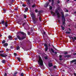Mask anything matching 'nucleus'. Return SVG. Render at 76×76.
Listing matches in <instances>:
<instances>
[{"label": "nucleus", "instance_id": "f257e3e1", "mask_svg": "<svg viewBox=\"0 0 76 76\" xmlns=\"http://www.w3.org/2000/svg\"><path fill=\"white\" fill-rule=\"evenodd\" d=\"M62 12H61L62 16H61V18H62V25H64L65 26V25H66V23L65 22L66 21V19L65 18V17H64V14Z\"/></svg>", "mask_w": 76, "mask_h": 76}, {"label": "nucleus", "instance_id": "f03ea898", "mask_svg": "<svg viewBox=\"0 0 76 76\" xmlns=\"http://www.w3.org/2000/svg\"><path fill=\"white\" fill-rule=\"evenodd\" d=\"M31 16L32 18V19H33V22L34 24H35V23H36V22L38 21V19H37V18H35V15H34V14H32Z\"/></svg>", "mask_w": 76, "mask_h": 76}, {"label": "nucleus", "instance_id": "7ed1b4c3", "mask_svg": "<svg viewBox=\"0 0 76 76\" xmlns=\"http://www.w3.org/2000/svg\"><path fill=\"white\" fill-rule=\"evenodd\" d=\"M39 61H38L39 64L40 66H43V61L41 59V58L40 56H39Z\"/></svg>", "mask_w": 76, "mask_h": 76}, {"label": "nucleus", "instance_id": "20e7f679", "mask_svg": "<svg viewBox=\"0 0 76 76\" xmlns=\"http://www.w3.org/2000/svg\"><path fill=\"white\" fill-rule=\"evenodd\" d=\"M20 33L21 34H22L23 35H24V36H23L21 38V39L20 41H22V40H23L24 39L26 38V33L22 32L20 31Z\"/></svg>", "mask_w": 76, "mask_h": 76}, {"label": "nucleus", "instance_id": "39448f33", "mask_svg": "<svg viewBox=\"0 0 76 76\" xmlns=\"http://www.w3.org/2000/svg\"><path fill=\"white\" fill-rule=\"evenodd\" d=\"M4 52L3 50H0V56L2 57H6L7 56V55H6L5 53H2Z\"/></svg>", "mask_w": 76, "mask_h": 76}, {"label": "nucleus", "instance_id": "423d86ee", "mask_svg": "<svg viewBox=\"0 0 76 76\" xmlns=\"http://www.w3.org/2000/svg\"><path fill=\"white\" fill-rule=\"evenodd\" d=\"M55 13H56L57 14V18H60V13H59L58 10H55Z\"/></svg>", "mask_w": 76, "mask_h": 76}, {"label": "nucleus", "instance_id": "0eeeda50", "mask_svg": "<svg viewBox=\"0 0 76 76\" xmlns=\"http://www.w3.org/2000/svg\"><path fill=\"white\" fill-rule=\"evenodd\" d=\"M49 2H46L44 5V7H47L48 6V5H49Z\"/></svg>", "mask_w": 76, "mask_h": 76}, {"label": "nucleus", "instance_id": "6e6552de", "mask_svg": "<svg viewBox=\"0 0 76 76\" xmlns=\"http://www.w3.org/2000/svg\"><path fill=\"white\" fill-rule=\"evenodd\" d=\"M8 23V21H6V22H5L4 23V25H5V27H7V26H8V25H7Z\"/></svg>", "mask_w": 76, "mask_h": 76}, {"label": "nucleus", "instance_id": "1a4fd4ad", "mask_svg": "<svg viewBox=\"0 0 76 76\" xmlns=\"http://www.w3.org/2000/svg\"><path fill=\"white\" fill-rule=\"evenodd\" d=\"M8 37L10 40H12V36L9 35Z\"/></svg>", "mask_w": 76, "mask_h": 76}, {"label": "nucleus", "instance_id": "9d476101", "mask_svg": "<svg viewBox=\"0 0 76 76\" xmlns=\"http://www.w3.org/2000/svg\"><path fill=\"white\" fill-rule=\"evenodd\" d=\"M71 38H72V39L73 42H75V40H76V37H75L74 38H73V37H72Z\"/></svg>", "mask_w": 76, "mask_h": 76}, {"label": "nucleus", "instance_id": "9b49d317", "mask_svg": "<svg viewBox=\"0 0 76 76\" xmlns=\"http://www.w3.org/2000/svg\"><path fill=\"white\" fill-rule=\"evenodd\" d=\"M27 1H28L27 2V4L28 5H30L31 4V2H30V0H27Z\"/></svg>", "mask_w": 76, "mask_h": 76}, {"label": "nucleus", "instance_id": "f8f14e48", "mask_svg": "<svg viewBox=\"0 0 76 76\" xmlns=\"http://www.w3.org/2000/svg\"><path fill=\"white\" fill-rule=\"evenodd\" d=\"M76 59H74L72 60V61H70V63H74V62H76Z\"/></svg>", "mask_w": 76, "mask_h": 76}, {"label": "nucleus", "instance_id": "ddd939ff", "mask_svg": "<svg viewBox=\"0 0 76 76\" xmlns=\"http://www.w3.org/2000/svg\"><path fill=\"white\" fill-rule=\"evenodd\" d=\"M51 4L53 6L54 5V0H52Z\"/></svg>", "mask_w": 76, "mask_h": 76}, {"label": "nucleus", "instance_id": "4468645a", "mask_svg": "<svg viewBox=\"0 0 76 76\" xmlns=\"http://www.w3.org/2000/svg\"><path fill=\"white\" fill-rule=\"evenodd\" d=\"M8 46V44L7 43H5L4 44V47H7V46Z\"/></svg>", "mask_w": 76, "mask_h": 76}, {"label": "nucleus", "instance_id": "2eb2a0df", "mask_svg": "<svg viewBox=\"0 0 76 76\" xmlns=\"http://www.w3.org/2000/svg\"><path fill=\"white\" fill-rule=\"evenodd\" d=\"M17 37L18 38V39H19V40H20V41L21 38L20 37V36H19V35H17Z\"/></svg>", "mask_w": 76, "mask_h": 76}, {"label": "nucleus", "instance_id": "dca6fc26", "mask_svg": "<svg viewBox=\"0 0 76 76\" xmlns=\"http://www.w3.org/2000/svg\"><path fill=\"white\" fill-rule=\"evenodd\" d=\"M2 63H6V60L3 59L2 61Z\"/></svg>", "mask_w": 76, "mask_h": 76}, {"label": "nucleus", "instance_id": "f3484780", "mask_svg": "<svg viewBox=\"0 0 76 76\" xmlns=\"http://www.w3.org/2000/svg\"><path fill=\"white\" fill-rule=\"evenodd\" d=\"M48 47H46L45 48V51H48Z\"/></svg>", "mask_w": 76, "mask_h": 76}, {"label": "nucleus", "instance_id": "a211bd4d", "mask_svg": "<svg viewBox=\"0 0 76 76\" xmlns=\"http://www.w3.org/2000/svg\"><path fill=\"white\" fill-rule=\"evenodd\" d=\"M53 64H52V63H49V67H52V66H53Z\"/></svg>", "mask_w": 76, "mask_h": 76}, {"label": "nucleus", "instance_id": "6ab92c4d", "mask_svg": "<svg viewBox=\"0 0 76 76\" xmlns=\"http://www.w3.org/2000/svg\"><path fill=\"white\" fill-rule=\"evenodd\" d=\"M1 23L3 25V24H4V20H2L1 21Z\"/></svg>", "mask_w": 76, "mask_h": 76}, {"label": "nucleus", "instance_id": "aec40b11", "mask_svg": "<svg viewBox=\"0 0 76 76\" xmlns=\"http://www.w3.org/2000/svg\"><path fill=\"white\" fill-rule=\"evenodd\" d=\"M28 8H27L25 9V10L24 11V12H26L28 11Z\"/></svg>", "mask_w": 76, "mask_h": 76}, {"label": "nucleus", "instance_id": "412c9836", "mask_svg": "<svg viewBox=\"0 0 76 76\" xmlns=\"http://www.w3.org/2000/svg\"><path fill=\"white\" fill-rule=\"evenodd\" d=\"M51 13H52V14H53V16H56V13L53 12H51Z\"/></svg>", "mask_w": 76, "mask_h": 76}, {"label": "nucleus", "instance_id": "4be33fe9", "mask_svg": "<svg viewBox=\"0 0 76 76\" xmlns=\"http://www.w3.org/2000/svg\"><path fill=\"white\" fill-rule=\"evenodd\" d=\"M42 11H39V13H38V14L39 15H41V13H42Z\"/></svg>", "mask_w": 76, "mask_h": 76}, {"label": "nucleus", "instance_id": "5701e85b", "mask_svg": "<svg viewBox=\"0 0 76 76\" xmlns=\"http://www.w3.org/2000/svg\"><path fill=\"white\" fill-rule=\"evenodd\" d=\"M41 19H42V18L41 17V16H40L39 18V20L40 22H41V21H42V20H41Z\"/></svg>", "mask_w": 76, "mask_h": 76}, {"label": "nucleus", "instance_id": "b1692460", "mask_svg": "<svg viewBox=\"0 0 76 76\" xmlns=\"http://www.w3.org/2000/svg\"><path fill=\"white\" fill-rule=\"evenodd\" d=\"M17 48V50H20V47L19 46H18L17 48Z\"/></svg>", "mask_w": 76, "mask_h": 76}, {"label": "nucleus", "instance_id": "393cba45", "mask_svg": "<svg viewBox=\"0 0 76 76\" xmlns=\"http://www.w3.org/2000/svg\"><path fill=\"white\" fill-rule=\"evenodd\" d=\"M20 22H21V23L23 22V21H22V20H18V23Z\"/></svg>", "mask_w": 76, "mask_h": 76}, {"label": "nucleus", "instance_id": "a878e982", "mask_svg": "<svg viewBox=\"0 0 76 76\" xmlns=\"http://www.w3.org/2000/svg\"><path fill=\"white\" fill-rule=\"evenodd\" d=\"M61 27L62 28V30L63 31H64V29H65L64 27H63V26L62 25L61 26Z\"/></svg>", "mask_w": 76, "mask_h": 76}, {"label": "nucleus", "instance_id": "bb28decb", "mask_svg": "<svg viewBox=\"0 0 76 76\" xmlns=\"http://www.w3.org/2000/svg\"><path fill=\"white\" fill-rule=\"evenodd\" d=\"M17 58L19 61L20 62V58L18 57Z\"/></svg>", "mask_w": 76, "mask_h": 76}, {"label": "nucleus", "instance_id": "cd10ccee", "mask_svg": "<svg viewBox=\"0 0 76 76\" xmlns=\"http://www.w3.org/2000/svg\"><path fill=\"white\" fill-rule=\"evenodd\" d=\"M6 42V41L4 40H3V41L2 42V44H4Z\"/></svg>", "mask_w": 76, "mask_h": 76}, {"label": "nucleus", "instance_id": "c85d7f7f", "mask_svg": "<svg viewBox=\"0 0 76 76\" xmlns=\"http://www.w3.org/2000/svg\"><path fill=\"white\" fill-rule=\"evenodd\" d=\"M27 33H28V35H31V32L29 31H28Z\"/></svg>", "mask_w": 76, "mask_h": 76}, {"label": "nucleus", "instance_id": "c756f323", "mask_svg": "<svg viewBox=\"0 0 76 76\" xmlns=\"http://www.w3.org/2000/svg\"><path fill=\"white\" fill-rule=\"evenodd\" d=\"M24 43L23 42H22L20 43V45H22V46H23Z\"/></svg>", "mask_w": 76, "mask_h": 76}, {"label": "nucleus", "instance_id": "7c9ffc66", "mask_svg": "<svg viewBox=\"0 0 76 76\" xmlns=\"http://www.w3.org/2000/svg\"><path fill=\"white\" fill-rule=\"evenodd\" d=\"M44 46H45V47H48V46L47 45V44L46 43L45 44Z\"/></svg>", "mask_w": 76, "mask_h": 76}, {"label": "nucleus", "instance_id": "2f4dec72", "mask_svg": "<svg viewBox=\"0 0 76 76\" xmlns=\"http://www.w3.org/2000/svg\"><path fill=\"white\" fill-rule=\"evenodd\" d=\"M50 10H51L53 9V7L52 6H50L49 7Z\"/></svg>", "mask_w": 76, "mask_h": 76}, {"label": "nucleus", "instance_id": "473e14b6", "mask_svg": "<svg viewBox=\"0 0 76 76\" xmlns=\"http://www.w3.org/2000/svg\"><path fill=\"white\" fill-rule=\"evenodd\" d=\"M51 51L52 52V53H54V51L53 49L51 48Z\"/></svg>", "mask_w": 76, "mask_h": 76}, {"label": "nucleus", "instance_id": "72a5a7b5", "mask_svg": "<svg viewBox=\"0 0 76 76\" xmlns=\"http://www.w3.org/2000/svg\"><path fill=\"white\" fill-rule=\"evenodd\" d=\"M14 10L16 12H17V11H18V8H15V9H14Z\"/></svg>", "mask_w": 76, "mask_h": 76}, {"label": "nucleus", "instance_id": "f704fd0d", "mask_svg": "<svg viewBox=\"0 0 76 76\" xmlns=\"http://www.w3.org/2000/svg\"><path fill=\"white\" fill-rule=\"evenodd\" d=\"M66 34H70V32H69L66 31Z\"/></svg>", "mask_w": 76, "mask_h": 76}, {"label": "nucleus", "instance_id": "c9c22d12", "mask_svg": "<svg viewBox=\"0 0 76 76\" xmlns=\"http://www.w3.org/2000/svg\"><path fill=\"white\" fill-rule=\"evenodd\" d=\"M67 58L70 57H71V55H67Z\"/></svg>", "mask_w": 76, "mask_h": 76}, {"label": "nucleus", "instance_id": "e433bc0d", "mask_svg": "<svg viewBox=\"0 0 76 76\" xmlns=\"http://www.w3.org/2000/svg\"><path fill=\"white\" fill-rule=\"evenodd\" d=\"M39 11H38V10L37 9L35 10V12H36V13H37V12H39Z\"/></svg>", "mask_w": 76, "mask_h": 76}, {"label": "nucleus", "instance_id": "4c0bfd02", "mask_svg": "<svg viewBox=\"0 0 76 76\" xmlns=\"http://www.w3.org/2000/svg\"><path fill=\"white\" fill-rule=\"evenodd\" d=\"M44 58L45 60L48 59V57H47V56H45Z\"/></svg>", "mask_w": 76, "mask_h": 76}, {"label": "nucleus", "instance_id": "58836bf2", "mask_svg": "<svg viewBox=\"0 0 76 76\" xmlns=\"http://www.w3.org/2000/svg\"><path fill=\"white\" fill-rule=\"evenodd\" d=\"M21 76H24V75L23 73H22L21 74Z\"/></svg>", "mask_w": 76, "mask_h": 76}, {"label": "nucleus", "instance_id": "ea45409f", "mask_svg": "<svg viewBox=\"0 0 76 76\" xmlns=\"http://www.w3.org/2000/svg\"><path fill=\"white\" fill-rule=\"evenodd\" d=\"M22 6L23 7H26V5L24 4H23Z\"/></svg>", "mask_w": 76, "mask_h": 76}, {"label": "nucleus", "instance_id": "a19ab883", "mask_svg": "<svg viewBox=\"0 0 76 76\" xmlns=\"http://www.w3.org/2000/svg\"><path fill=\"white\" fill-rule=\"evenodd\" d=\"M25 24H26V23H23L22 24L23 26H24L25 25Z\"/></svg>", "mask_w": 76, "mask_h": 76}, {"label": "nucleus", "instance_id": "79ce46f5", "mask_svg": "<svg viewBox=\"0 0 76 76\" xmlns=\"http://www.w3.org/2000/svg\"><path fill=\"white\" fill-rule=\"evenodd\" d=\"M57 3H58V4H60V1H59V0H58L57 1Z\"/></svg>", "mask_w": 76, "mask_h": 76}, {"label": "nucleus", "instance_id": "37998d69", "mask_svg": "<svg viewBox=\"0 0 76 76\" xmlns=\"http://www.w3.org/2000/svg\"><path fill=\"white\" fill-rule=\"evenodd\" d=\"M24 18L25 19H26V15H24Z\"/></svg>", "mask_w": 76, "mask_h": 76}, {"label": "nucleus", "instance_id": "c03bdc74", "mask_svg": "<svg viewBox=\"0 0 76 76\" xmlns=\"http://www.w3.org/2000/svg\"><path fill=\"white\" fill-rule=\"evenodd\" d=\"M35 7V4H34L32 6V7H33V8Z\"/></svg>", "mask_w": 76, "mask_h": 76}, {"label": "nucleus", "instance_id": "a18cd8bd", "mask_svg": "<svg viewBox=\"0 0 76 76\" xmlns=\"http://www.w3.org/2000/svg\"><path fill=\"white\" fill-rule=\"evenodd\" d=\"M14 55L15 56H16L17 55V54L16 53H14Z\"/></svg>", "mask_w": 76, "mask_h": 76}, {"label": "nucleus", "instance_id": "49530a36", "mask_svg": "<svg viewBox=\"0 0 76 76\" xmlns=\"http://www.w3.org/2000/svg\"><path fill=\"white\" fill-rule=\"evenodd\" d=\"M35 33L33 31V32L32 33V34H31V35H35Z\"/></svg>", "mask_w": 76, "mask_h": 76}, {"label": "nucleus", "instance_id": "de8ad7c7", "mask_svg": "<svg viewBox=\"0 0 76 76\" xmlns=\"http://www.w3.org/2000/svg\"><path fill=\"white\" fill-rule=\"evenodd\" d=\"M67 54V52H65L64 53V54Z\"/></svg>", "mask_w": 76, "mask_h": 76}, {"label": "nucleus", "instance_id": "09e8293b", "mask_svg": "<svg viewBox=\"0 0 76 76\" xmlns=\"http://www.w3.org/2000/svg\"><path fill=\"white\" fill-rule=\"evenodd\" d=\"M8 51H9V49L8 48H7L6 49V51H7V52H8Z\"/></svg>", "mask_w": 76, "mask_h": 76}, {"label": "nucleus", "instance_id": "8fccbe9b", "mask_svg": "<svg viewBox=\"0 0 76 76\" xmlns=\"http://www.w3.org/2000/svg\"><path fill=\"white\" fill-rule=\"evenodd\" d=\"M34 32V31H30V33L32 34V33Z\"/></svg>", "mask_w": 76, "mask_h": 76}, {"label": "nucleus", "instance_id": "3c124183", "mask_svg": "<svg viewBox=\"0 0 76 76\" xmlns=\"http://www.w3.org/2000/svg\"><path fill=\"white\" fill-rule=\"evenodd\" d=\"M7 76V73H4V76Z\"/></svg>", "mask_w": 76, "mask_h": 76}, {"label": "nucleus", "instance_id": "603ef678", "mask_svg": "<svg viewBox=\"0 0 76 76\" xmlns=\"http://www.w3.org/2000/svg\"><path fill=\"white\" fill-rule=\"evenodd\" d=\"M15 0H12V3H13L15 2Z\"/></svg>", "mask_w": 76, "mask_h": 76}, {"label": "nucleus", "instance_id": "864d4df0", "mask_svg": "<svg viewBox=\"0 0 76 76\" xmlns=\"http://www.w3.org/2000/svg\"><path fill=\"white\" fill-rule=\"evenodd\" d=\"M69 16V15L67 14H66L65 15V16Z\"/></svg>", "mask_w": 76, "mask_h": 76}, {"label": "nucleus", "instance_id": "5fc2aeb1", "mask_svg": "<svg viewBox=\"0 0 76 76\" xmlns=\"http://www.w3.org/2000/svg\"><path fill=\"white\" fill-rule=\"evenodd\" d=\"M53 68H54V69H56V66H54Z\"/></svg>", "mask_w": 76, "mask_h": 76}, {"label": "nucleus", "instance_id": "6e6d98bb", "mask_svg": "<svg viewBox=\"0 0 76 76\" xmlns=\"http://www.w3.org/2000/svg\"><path fill=\"white\" fill-rule=\"evenodd\" d=\"M59 57L60 58H61V57H62V56L61 55H59Z\"/></svg>", "mask_w": 76, "mask_h": 76}, {"label": "nucleus", "instance_id": "4d7b16f0", "mask_svg": "<svg viewBox=\"0 0 76 76\" xmlns=\"http://www.w3.org/2000/svg\"><path fill=\"white\" fill-rule=\"evenodd\" d=\"M48 45H49V47L51 46V45H50V42H49V44H48Z\"/></svg>", "mask_w": 76, "mask_h": 76}, {"label": "nucleus", "instance_id": "13d9d810", "mask_svg": "<svg viewBox=\"0 0 76 76\" xmlns=\"http://www.w3.org/2000/svg\"><path fill=\"white\" fill-rule=\"evenodd\" d=\"M64 57H65V58H66V57H67V55L64 56Z\"/></svg>", "mask_w": 76, "mask_h": 76}, {"label": "nucleus", "instance_id": "bf43d9fd", "mask_svg": "<svg viewBox=\"0 0 76 76\" xmlns=\"http://www.w3.org/2000/svg\"><path fill=\"white\" fill-rule=\"evenodd\" d=\"M74 76H76V73H74Z\"/></svg>", "mask_w": 76, "mask_h": 76}, {"label": "nucleus", "instance_id": "052dcab7", "mask_svg": "<svg viewBox=\"0 0 76 76\" xmlns=\"http://www.w3.org/2000/svg\"><path fill=\"white\" fill-rule=\"evenodd\" d=\"M17 39H18V38H17V37H15V40H17Z\"/></svg>", "mask_w": 76, "mask_h": 76}, {"label": "nucleus", "instance_id": "680f3d73", "mask_svg": "<svg viewBox=\"0 0 76 76\" xmlns=\"http://www.w3.org/2000/svg\"><path fill=\"white\" fill-rule=\"evenodd\" d=\"M69 12V10H66V12Z\"/></svg>", "mask_w": 76, "mask_h": 76}, {"label": "nucleus", "instance_id": "e2e57ef3", "mask_svg": "<svg viewBox=\"0 0 76 76\" xmlns=\"http://www.w3.org/2000/svg\"><path fill=\"white\" fill-rule=\"evenodd\" d=\"M73 55L74 56H75V55H76V53H74L73 54Z\"/></svg>", "mask_w": 76, "mask_h": 76}, {"label": "nucleus", "instance_id": "0e129e2a", "mask_svg": "<svg viewBox=\"0 0 76 76\" xmlns=\"http://www.w3.org/2000/svg\"><path fill=\"white\" fill-rule=\"evenodd\" d=\"M30 31H33V29H32V28H31V30Z\"/></svg>", "mask_w": 76, "mask_h": 76}, {"label": "nucleus", "instance_id": "69168bd1", "mask_svg": "<svg viewBox=\"0 0 76 76\" xmlns=\"http://www.w3.org/2000/svg\"><path fill=\"white\" fill-rule=\"evenodd\" d=\"M16 74H17V72H15V73H14V75H16Z\"/></svg>", "mask_w": 76, "mask_h": 76}, {"label": "nucleus", "instance_id": "338daca9", "mask_svg": "<svg viewBox=\"0 0 76 76\" xmlns=\"http://www.w3.org/2000/svg\"><path fill=\"white\" fill-rule=\"evenodd\" d=\"M43 34H44V35L45 34V31H44Z\"/></svg>", "mask_w": 76, "mask_h": 76}, {"label": "nucleus", "instance_id": "774afa93", "mask_svg": "<svg viewBox=\"0 0 76 76\" xmlns=\"http://www.w3.org/2000/svg\"><path fill=\"white\" fill-rule=\"evenodd\" d=\"M10 48H11V49H12L13 48V47L11 46L10 47Z\"/></svg>", "mask_w": 76, "mask_h": 76}]
</instances>
